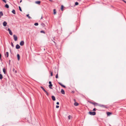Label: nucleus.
<instances>
[{"label": "nucleus", "instance_id": "1", "mask_svg": "<svg viewBox=\"0 0 126 126\" xmlns=\"http://www.w3.org/2000/svg\"><path fill=\"white\" fill-rule=\"evenodd\" d=\"M89 102L90 103L93 104V105H94V106H97L99 105L97 103L95 102H92L91 101H89Z\"/></svg>", "mask_w": 126, "mask_h": 126}, {"label": "nucleus", "instance_id": "2", "mask_svg": "<svg viewBox=\"0 0 126 126\" xmlns=\"http://www.w3.org/2000/svg\"><path fill=\"white\" fill-rule=\"evenodd\" d=\"M89 114L91 115H95L96 113L94 111H93V112L90 111L89 112Z\"/></svg>", "mask_w": 126, "mask_h": 126}, {"label": "nucleus", "instance_id": "3", "mask_svg": "<svg viewBox=\"0 0 126 126\" xmlns=\"http://www.w3.org/2000/svg\"><path fill=\"white\" fill-rule=\"evenodd\" d=\"M13 37L14 40L15 41H16L17 40V36L15 35H13Z\"/></svg>", "mask_w": 126, "mask_h": 126}, {"label": "nucleus", "instance_id": "4", "mask_svg": "<svg viewBox=\"0 0 126 126\" xmlns=\"http://www.w3.org/2000/svg\"><path fill=\"white\" fill-rule=\"evenodd\" d=\"M8 31L9 32V33L11 35H12L13 34L12 32L9 28H8Z\"/></svg>", "mask_w": 126, "mask_h": 126}, {"label": "nucleus", "instance_id": "5", "mask_svg": "<svg viewBox=\"0 0 126 126\" xmlns=\"http://www.w3.org/2000/svg\"><path fill=\"white\" fill-rule=\"evenodd\" d=\"M98 106H99L100 107H103V108H106V106L103 105L99 104V105H98Z\"/></svg>", "mask_w": 126, "mask_h": 126}, {"label": "nucleus", "instance_id": "6", "mask_svg": "<svg viewBox=\"0 0 126 126\" xmlns=\"http://www.w3.org/2000/svg\"><path fill=\"white\" fill-rule=\"evenodd\" d=\"M24 44V42L23 41H21L20 43V46H23Z\"/></svg>", "mask_w": 126, "mask_h": 126}, {"label": "nucleus", "instance_id": "7", "mask_svg": "<svg viewBox=\"0 0 126 126\" xmlns=\"http://www.w3.org/2000/svg\"><path fill=\"white\" fill-rule=\"evenodd\" d=\"M16 49H19L20 48V46H19V45L17 44L16 45Z\"/></svg>", "mask_w": 126, "mask_h": 126}, {"label": "nucleus", "instance_id": "8", "mask_svg": "<svg viewBox=\"0 0 126 126\" xmlns=\"http://www.w3.org/2000/svg\"><path fill=\"white\" fill-rule=\"evenodd\" d=\"M7 24V22L5 21H4L3 23V25L5 27Z\"/></svg>", "mask_w": 126, "mask_h": 126}, {"label": "nucleus", "instance_id": "9", "mask_svg": "<svg viewBox=\"0 0 126 126\" xmlns=\"http://www.w3.org/2000/svg\"><path fill=\"white\" fill-rule=\"evenodd\" d=\"M52 99V100L53 101H55V97L53 96L52 95L51 96Z\"/></svg>", "mask_w": 126, "mask_h": 126}, {"label": "nucleus", "instance_id": "10", "mask_svg": "<svg viewBox=\"0 0 126 126\" xmlns=\"http://www.w3.org/2000/svg\"><path fill=\"white\" fill-rule=\"evenodd\" d=\"M61 92L63 94H65V92L62 89L61 91Z\"/></svg>", "mask_w": 126, "mask_h": 126}, {"label": "nucleus", "instance_id": "11", "mask_svg": "<svg viewBox=\"0 0 126 126\" xmlns=\"http://www.w3.org/2000/svg\"><path fill=\"white\" fill-rule=\"evenodd\" d=\"M112 114V113L111 112H107V114L108 116H109Z\"/></svg>", "mask_w": 126, "mask_h": 126}, {"label": "nucleus", "instance_id": "12", "mask_svg": "<svg viewBox=\"0 0 126 126\" xmlns=\"http://www.w3.org/2000/svg\"><path fill=\"white\" fill-rule=\"evenodd\" d=\"M68 118L69 120H70L72 118V117L70 115H69L68 116Z\"/></svg>", "mask_w": 126, "mask_h": 126}, {"label": "nucleus", "instance_id": "13", "mask_svg": "<svg viewBox=\"0 0 126 126\" xmlns=\"http://www.w3.org/2000/svg\"><path fill=\"white\" fill-rule=\"evenodd\" d=\"M17 59L18 60H19L20 58V56L19 54H18L17 55Z\"/></svg>", "mask_w": 126, "mask_h": 126}, {"label": "nucleus", "instance_id": "14", "mask_svg": "<svg viewBox=\"0 0 126 126\" xmlns=\"http://www.w3.org/2000/svg\"><path fill=\"white\" fill-rule=\"evenodd\" d=\"M74 105L76 106H77L79 105V104L78 103L75 102L74 103Z\"/></svg>", "mask_w": 126, "mask_h": 126}, {"label": "nucleus", "instance_id": "15", "mask_svg": "<svg viewBox=\"0 0 126 126\" xmlns=\"http://www.w3.org/2000/svg\"><path fill=\"white\" fill-rule=\"evenodd\" d=\"M5 7L8 8H9V5L8 4H6L5 5Z\"/></svg>", "mask_w": 126, "mask_h": 126}, {"label": "nucleus", "instance_id": "16", "mask_svg": "<svg viewBox=\"0 0 126 126\" xmlns=\"http://www.w3.org/2000/svg\"><path fill=\"white\" fill-rule=\"evenodd\" d=\"M40 87L45 92H46V90L43 87L41 86Z\"/></svg>", "mask_w": 126, "mask_h": 126}, {"label": "nucleus", "instance_id": "17", "mask_svg": "<svg viewBox=\"0 0 126 126\" xmlns=\"http://www.w3.org/2000/svg\"><path fill=\"white\" fill-rule=\"evenodd\" d=\"M35 3H36L38 4H40V1H36Z\"/></svg>", "mask_w": 126, "mask_h": 126}, {"label": "nucleus", "instance_id": "18", "mask_svg": "<svg viewBox=\"0 0 126 126\" xmlns=\"http://www.w3.org/2000/svg\"><path fill=\"white\" fill-rule=\"evenodd\" d=\"M3 73H4V74H6V71H5V69L4 68H3Z\"/></svg>", "mask_w": 126, "mask_h": 126}, {"label": "nucleus", "instance_id": "19", "mask_svg": "<svg viewBox=\"0 0 126 126\" xmlns=\"http://www.w3.org/2000/svg\"><path fill=\"white\" fill-rule=\"evenodd\" d=\"M52 86V84H50L49 85V87L50 89H52L51 87Z\"/></svg>", "mask_w": 126, "mask_h": 126}, {"label": "nucleus", "instance_id": "20", "mask_svg": "<svg viewBox=\"0 0 126 126\" xmlns=\"http://www.w3.org/2000/svg\"><path fill=\"white\" fill-rule=\"evenodd\" d=\"M6 55H7V56H6V57H8V56H9V53L8 52H6Z\"/></svg>", "mask_w": 126, "mask_h": 126}, {"label": "nucleus", "instance_id": "21", "mask_svg": "<svg viewBox=\"0 0 126 126\" xmlns=\"http://www.w3.org/2000/svg\"><path fill=\"white\" fill-rule=\"evenodd\" d=\"M12 12L13 14H15V11L13 9Z\"/></svg>", "mask_w": 126, "mask_h": 126}, {"label": "nucleus", "instance_id": "22", "mask_svg": "<svg viewBox=\"0 0 126 126\" xmlns=\"http://www.w3.org/2000/svg\"><path fill=\"white\" fill-rule=\"evenodd\" d=\"M3 78L2 75L1 74H0V79H1Z\"/></svg>", "mask_w": 126, "mask_h": 126}, {"label": "nucleus", "instance_id": "23", "mask_svg": "<svg viewBox=\"0 0 126 126\" xmlns=\"http://www.w3.org/2000/svg\"><path fill=\"white\" fill-rule=\"evenodd\" d=\"M56 10L55 9H54L53 10V13L55 15V14H56Z\"/></svg>", "mask_w": 126, "mask_h": 126}, {"label": "nucleus", "instance_id": "24", "mask_svg": "<svg viewBox=\"0 0 126 126\" xmlns=\"http://www.w3.org/2000/svg\"><path fill=\"white\" fill-rule=\"evenodd\" d=\"M64 7L63 5H62L61 7V9L62 11H63V8Z\"/></svg>", "mask_w": 126, "mask_h": 126}, {"label": "nucleus", "instance_id": "25", "mask_svg": "<svg viewBox=\"0 0 126 126\" xmlns=\"http://www.w3.org/2000/svg\"><path fill=\"white\" fill-rule=\"evenodd\" d=\"M34 25H35V26H38V23H34Z\"/></svg>", "mask_w": 126, "mask_h": 126}, {"label": "nucleus", "instance_id": "26", "mask_svg": "<svg viewBox=\"0 0 126 126\" xmlns=\"http://www.w3.org/2000/svg\"><path fill=\"white\" fill-rule=\"evenodd\" d=\"M0 14L1 15V16H3V13L2 11L0 12Z\"/></svg>", "mask_w": 126, "mask_h": 126}, {"label": "nucleus", "instance_id": "27", "mask_svg": "<svg viewBox=\"0 0 126 126\" xmlns=\"http://www.w3.org/2000/svg\"><path fill=\"white\" fill-rule=\"evenodd\" d=\"M75 5H77L79 4V3L77 2H76L75 3Z\"/></svg>", "mask_w": 126, "mask_h": 126}, {"label": "nucleus", "instance_id": "28", "mask_svg": "<svg viewBox=\"0 0 126 126\" xmlns=\"http://www.w3.org/2000/svg\"><path fill=\"white\" fill-rule=\"evenodd\" d=\"M19 10L20 11H22V10L21 9V7L20 6H19Z\"/></svg>", "mask_w": 126, "mask_h": 126}, {"label": "nucleus", "instance_id": "29", "mask_svg": "<svg viewBox=\"0 0 126 126\" xmlns=\"http://www.w3.org/2000/svg\"><path fill=\"white\" fill-rule=\"evenodd\" d=\"M40 32L41 33H45V32L44 31H41Z\"/></svg>", "mask_w": 126, "mask_h": 126}, {"label": "nucleus", "instance_id": "30", "mask_svg": "<svg viewBox=\"0 0 126 126\" xmlns=\"http://www.w3.org/2000/svg\"><path fill=\"white\" fill-rule=\"evenodd\" d=\"M55 77H56V78L57 79L58 78V73L56 75Z\"/></svg>", "mask_w": 126, "mask_h": 126}, {"label": "nucleus", "instance_id": "31", "mask_svg": "<svg viewBox=\"0 0 126 126\" xmlns=\"http://www.w3.org/2000/svg\"><path fill=\"white\" fill-rule=\"evenodd\" d=\"M5 3H6V1L5 0H2Z\"/></svg>", "mask_w": 126, "mask_h": 126}, {"label": "nucleus", "instance_id": "32", "mask_svg": "<svg viewBox=\"0 0 126 126\" xmlns=\"http://www.w3.org/2000/svg\"><path fill=\"white\" fill-rule=\"evenodd\" d=\"M41 25L42 26H43L44 27V26H45V24H44V23H42V24H41Z\"/></svg>", "mask_w": 126, "mask_h": 126}, {"label": "nucleus", "instance_id": "33", "mask_svg": "<svg viewBox=\"0 0 126 126\" xmlns=\"http://www.w3.org/2000/svg\"><path fill=\"white\" fill-rule=\"evenodd\" d=\"M11 46H12V47H14V45L12 42H11Z\"/></svg>", "mask_w": 126, "mask_h": 126}, {"label": "nucleus", "instance_id": "34", "mask_svg": "<svg viewBox=\"0 0 126 126\" xmlns=\"http://www.w3.org/2000/svg\"><path fill=\"white\" fill-rule=\"evenodd\" d=\"M58 83L61 85L62 86V85H63L60 82H58Z\"/></svg>", "mask_w": 126, "mask_h": 126}, {"label": "nucleus", "instance_id": "35", "mask_svg": "<svg viewBox=\"0 0 126 126\" xmlns=\"http://www.w3.org/2000/svg\"><path fill=\"white\" fill-rule=\"evenodd\" d=\"M45 92L46 93L47 95L48 96V93L46 91V92Z\"/></svg>", "mask_w": 126, "mask_h": 126}, {"label": "nucleus", "instance_id": "36", "mask_svg": "<svg viewBox=\"0 0 126 126\" xmlns=\"http://www.w3.org/2000/svg\"><path fill=\"white\" fill-rule=\"evenodd\" d=\"M56 107L57 108H58L59 107V106L58 105H56Z\"/></svg>", "mask_w": 126, "mask_h": 126}, {"label": "nucleus", "instance_id": "37", "mask_svg": "<svg viewBox=\"0 0 126 126\" xmlns=\"http://www.w3.org/2000/svg\"><path fill=\"white\" fill-rule=\"evenodd\" d=\"M53 42L55 44V45L56 47H57L56 43L54 41H53Z\"/></svg>", "mask_w": 126, "mask_h": 126}, {"label": "nucleus", "instance_id": "38", "mask_svg": "<svg viewBox=\"0 0 126 126\" xmlns=\"http://www.w3.org/2000/svg\"><path fill=\"white\" fill-rule=\"evenodd\" d=\"M51 76H53L52 72H51Z\"/></svg>", "mask_w": 126, "mask_h": 126}, {"label": "nucleus", "instance_id": "39", "mask_svg": "<svg viewBox=\"0 0 126 126\" xmlns=\"http://www.w3.org/2000/svg\"><path fill=\"white\" fill-rule=\"evenodd\" d=\"M62 86L64 88H65V86L63 85H62Z\"/></svg>", "mask_w": 126, "mask_h": 126}, {"label": "nucleus", "instance_id": "40", "mask_svg": "<svg viewBox=\"0 0 126 126\" xmlns=\"http://www.w3.org/2000/svg\"><path fill=\"white\" fill-rule=\"evenodd\" d=\"M49 84H51V81H49Z\"/></svg>", "mask_w": 126, "mask_h": 126}, {"label": "nucleus", "instance_id": "41", "mask_svg": "<svg viewBox=\"0 0 126 126\" xmlns=\"http://www.w3.org/2000/svg\"><path fill=\"white\" fill-rule=\"evenodd\" d=\"M17 73V70H15V73Z\"/></svg>", "mask_w": 126, "mask_h": 126}, {"label": "nucleus", "instance_id": "42", "mask_svg": "<svg viewBox=\"0 0 126 126\" xmlns=\"http://www.w3.org/2000/svg\"><path fill=\"white\" fill-rule=\"evenodd\" d=\"M27 17H28L29 19L31 18V17H30V16H27Z\"/></svg>", "mask_w": 126, "mask_h": 126}, {"label": "nucleus", "instance_id": "43", "mask_svg": "<svg viewBox=\"0 0 126 126\" xmlns=\"http://www.w3.org/2000/svg\"><path fill=\"white\" fill-rule=\"evenodd\" d=\"M56 104L57 105H58L59 104V102H57V103H56Z\"/></svg>", "mask_w": 126, "mask_h": 126}, {"label": "nucleus", "instance_id": "44", "mask_svg": "<svg viewBox=\"0 0 126 126\" xmlns=\"http://www.w3.org/2000/svg\"><path fill=\"white\" fill-rule=\"evenodd\" d=\"M96 110V109L95 108H94L93 109V111H95Z\"/></svg>", "mask_w": 126, "mask_h": 126}, {"label": "nucleus", "instance_id": "45", "mask_svg": "<svg viewBox=\"0 0 126 126\" xmlns=\"http://www.w3.org/2000/svg\"><path fill=\"white\" fill-rule=\"evenodd\" d=\"M122 1H123L124 2H125V3H126V1L124 0H122Z\"/></svg>", "mask_w": 126, "mask_h": 126}, {"label": "nucleus", "instance_id": "46", "mask_svg": "<svg viewBox=\"0 0 126 126\" xmlns=\"http://www.w3.org/2000/svg\"><path fill=\"white\" fill-rule=\"evenodd\" d=\"M15 69L14 68H13V72H14L15 71Z\"/></svg>", "mask_w": 126, "mask_h": 126}, {"label": "nucleus", "instance_id": "47", "mask_svg": "<svg viewBox=\"0 0 126 126\" xmlns=\"http://www.w3.org/2000/svg\"><path fill=\"white\" fill-rule=\"evenodd\" d=\"M1 55L0 54V59L1 58Z\"/></svg>", "mask_w": 126, "mask_h": 126}, {"label": "nucleus", "instance_id": "48", "mask_svg": "<svg viewBox=\"0 0 126 126\" xmlns=\"http://www.w3.org/2000/svg\"><path fill=\"white\" fill-rule=\"evenodd\" d=\"M22 0H20V3H21L22 2Z\"/></svg>", "mask_w": 126, "mask_h": 126}, {"label": "nucleus", "instance_id": "49", "mask_svg": "<svg viewBox=\"0 0 126 126\" xmlns=\"http://www.w3.org/2000/svg\"><path fill=\"white\" fill-rule=\"evenodd\" d=\"M42 18H43V17H42V16H41V19H42Z\"/></svg>", "mask_w": 126, "mask_h": 126}, {"label": "nucleus", "instance_id": "50", "mask_svg": "<svg viewBox=\"0 0 126 126\" xmlns=\"http://www.w3.org/2000/svg\"><path fill=\"white\" fill-rule=\"evenodd\" d=\"M29 14H27L26 15V16H29Z\"/></svg>", "mask_w": 126, "mask_h": 126}, {"label": "nucleus", "instance_id": "51", "mask_svg": "<svg viewBox=\"0 0 126 126\" xmlns=\"http://www.w3.org/2000/svg\"><path fill=\"white\" fill-rule=\"evenodd\" d=\"M49 0L51 1H52L51 0Z\"/></svg>", "mask_w": 126, "mask_h": 126}, {"label": "nucleus", "instance_id": "52", "mask_svg": "<svg viewBox=\"0 0 126 126\" xmlns=\"http://www.w3.org/2000/svg\"><path fill=\"white\" fill-rule=\"evenodd\" d=\"M74 101H75V99H74Z\"/></svg>", "mask_w": 126, "mask_h": 126}, {"label": "nucleus", "instance_id": "53", "mask_svg": "<svg viewBox=\"0 0 126 126\" xmlns=\"http://www.w3.org/2000/svg\"><path fill=\"white\" fill-rule=\"evenodd\" d=\"M1 16H0V18L1 17Z\"/></svg>", "mask_w": 126, "mask_h": 126}]
</instances>
